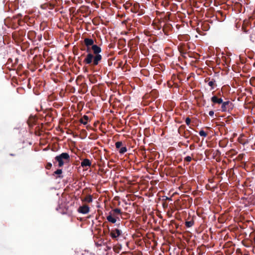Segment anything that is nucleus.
<instances>
[{
  "label": "nucleus",
  "instance_id": "obj_1",
  "mask_svg": "<svg viewBox=\"0 0 255 255\" xmlns=\"http://www.w3.org/2000/svg\"><path fill=\"white\" fill-rule=\"evenodd\" d=\"M95 56L91 53H88L83 62L86 64L90 65L92 66H95L101 61L102 57L99 53L101 52V48L97 45H94L92 47Z\"/></svg>",
  "mask_w": 255,
  "mask_h": 255
},
{
  "label": "nucleus",
  "instance_id": "obj_2",
  "mask_svg": "<svg viewBox=\"0 0 255 255\" xmlns=\"http://www.w3.org/2000/svg\"><path fill=\"white\" fill-rule=\"evenodd\" d=\"M55 160L58 162V166L61 167L65 163H68L70 161L69 154L66 152H63L55 157Z\"/></svg>",
  "mask_w": 255,
  "mask_h": 255
},
{
  "label": "nucleus",
  "instance_id": "obj_3",
  "mask_svg": "<svg viewBox=\"0 0 255 255\" xmlns=\"http://www.w3.org/2000/svg\"><path fill=\"white\" fill-rule=\"evenodd\" d=\"M233 104L230 101H223L220 110L222 112H229L233 109Z\"/></svg>",
  "mask_w": 255,
  "mask_h": 255
},
{
  "label": "nucleus",
  "instance_id": "obj_4",
  "mask_svg": "<svg viewBox=\"0 0 255 255\" xmlns=\"http://www.w3.org/2000/svg\"><path fill=\"white\" fill-rule=\"evenodd\" d=\"M109 230H110L109 229ZM110 232V236L113 239L117 240L118 238L121 236L122 234V231L119 229H112Z\"/></svg>",
  "mask_w": 255,
  "mask_h": 255
},
{
  "label": "nucleus",
  "instance_id": "obj_5",
  "mask_svg": "<svg viewBox=\"0 0 255 255\" xmlns=\"http://www.w3.org/2000/svg\"><path fill=\"white\" fill-rule=\"evenodd\" d=\"M89 211L90 208L86 204L80 206L78 209V212L83 214H87L89 212Z\"/></svg>",
  "mask_w": 255,
  "mask_h": 255
},
{
  "label": "nucleus",
  "instance_id": "obj_6",
  "mask_svg": "<svg viewBox=\"0 0 255 255\" xmlns=\"http://www.w3.org/2000/svg\"><path fill=\"white\" fill-rule=\"evenodd\" d=\"M211 102L213 103V105L214 104H222L223 102L221 98H219L217 96H213L211 99Z\"/></svg>",
  "mask_w": 255,
  "mask_h": 255
},
{
  "label": "nucleus",
  "instance_id": "obj_7",
  "mask_svg": "<svg viewBox=\"0 0 255 255\" xmlns=\"http://www.w3.org/2000/svg\"><path fill=\"white\" fill-rule=\"evenodd\" d=\"M185 128V126H184V125H182V126H180V128H179L178 131H179V132L181 135H182L183 136H184V137L185 138H189V134L191 133V131H190V130H187V131H184L183 132V133H181L180 132V130H181L182 128L184 129V128Z\"/></svg>",
  "mask_w": 255,
  "mask_h": 255
},
{
  "label": "nucleus",
  "instance_id": "obj_8",
  "mask_svg": "<svg viewBox=\"0 0 255 255\" xmlns=\"http://www.w3.org/2000/svg\"><path fill=\"white\" fill-rule=\"evenodd\" d=\"M111 214H112L114 216H115L119 220V217L118 216L119 215H121L122 212L121 210L119 208H116L112 210L111 212H110Z\"/></svg>",
  "mask_w": 255,
  "mask_h": 255
},
{
  "label": "nucleus",
  "instance_id": "obj_9",
  "mask_svg": "<svg viewBox=\"0 0 255 255\" xmlns=\"http://www.w3.org/2000/svg\"><path fill=\"white\" fill-rule=\"evenodd\" d=\"M84 42L85 45L87 47H90L91 46H92V47L93 45H94V42L92 39L86 38L84 39Z\"/></svg>",
  "mask_w": 255,
  "mask_h": 255
},
{
  "label": "nucleus",
  "instance_id": "obj_10",
  "mask_svg": "<svg viewBox=\"0 0 255 255\" xmlns=\"http://www.w3.org/2000/svg\"><path fill=\"white\" fill-rule=\"evenodd\" d=\"M118 218L115 216H114L112 214L109 212V215L107 217V220L110 223L113 224L117 222Z\"/></svg>",
  "mask_w": 255,
  "mask_h": 255
},
{
  "label": "nucleus",
  "instance_id": "obj_11",
  "mask_svg": "<svg viewBox=\"0 0 255 255\" xmlns=\"http://www.w3.org/2000/svg\"><path fill=\"white\" fill-rule=\"evenodd\" d=\"M91 164L92 163L89 159L87 158H85L81 162V166L82 167H85L87 166H90L91 165Z\"/></svg>",
  "mask_w": 255,
  "mask_h": 255
},
{
  "label": "nucleus",
  "instance_id": "obj_12",
  "mask_svg": "<svg viewBox=\"0 0 255 255\" xmlns=\"http://www.w3.org/2000/svg\"><path fill=\"white\" fill-rule=\"evenodd\" d=\"M89 120V117L86 115H84L81 119L80 120V122L83 125H86L88 123V122Z\"/></svg>",
  "mask_w": 255,
  "mask_h": 255
},
{
  "label": "nucleus",
  "instance_id": "obj_13",
  "mask_svg": "<svg viewBox=\"0 0 255 255\" xmlns=\"http://www.w3.org/2000/svg\"><path fill=\"white\" fill-rule=\"evenodd\" d=\"M180 52L181 53L182 56L183 57H184L185 58H187V57H192L193 55L194 54V53H193L190 51H189V52L181 51Z\"/></svg>",
  "mask_w": 255,
  "mask_h": 255
},
{
  "label": "nucleus",
  "instance_id": "obj_14",
  "mask_svg": "<svg viewBox=\"0 0 255 255\" xmlns=\"http://www.w3.org/2000/svg\"><path fill=\"white\" fill-rule=\"evenodd\" d=\"M210 87H211V90L214 89L215 87L217 86L216 84V80L214 79H211V81L208 82V84Z\"/></svg>",
  "mask_w": 255,
  "mask_h": 255
},
{
  "label": "nucleus",
  "instance_id": "obj_15",
  "mask_svg": "<svg viewBox=\"0 0 255 255\" xmlns=\"http://www.w3.org/2000/svg\"><path fill=\"white\" fill-rule=\"evenodd\" d=\"M93 201V198L91 195L86 196L83 200L82 201L87 203H91Z\"/></svg>",
  "mask_w": 255,
  "mask_h": 255
},
{
  "label": "nucleus",
  "instance_id": "obj_16",
  "mask_svg": "<svg viewBox=\"0 0 255 255\" xmlns=\"http://www.w3.org/2000/svg\"><path fill=\"white\" fill-rule=\"evenodd\" d=\"M119 151L120 154H124L127 151V148L125 146H122V147L120 149Z\"/></svg>",
  "mask_w": 255,
  "mask_h": 255
},
{
  "label": "nucleus",
  "instance_id": "obj_17",
  "mask_svg": "<svg viewBox=\"0 0 255 255\" xmlns=\"http://www.w3.org/2000/svg\"><path fill=\"white\" fill-rule=\"evenodd\" d=\"M193 225H194V221L193 220L185 222V226L188 228H190V227H192Z\"/></svg>",
  "mask_w": 255,
  "mask_h": 255
},
{
  "label": "nucleus",
  "instance_id": "obj_18",
  "mask_svg": "<svg viewBox=\"0 0 255 255\" xmlns=\"http://www.w3.org/2000/svg\"><path fill=\"white\" fill-rule=\"evenodd\" d=\"M122 146H123V143L122 141H117L115 143L116 148L117 149H119V147H122Z\"/></svg>",
  "mask_w": 255,
  "mask_h": 255
},
{
  "label": "nucleus",
  "instance_id": "obj_19",
  "mask_svg": "<svg viewBox=\"0 0 255 255\" xmlns=\"http://www.w3.org/2000/svg\"><path fill=\"white\" fill-rule=\"evenodd\" d=\"M199 134L200 136H204V137H206L207 136V132H206L205 131H204V130H201L199 132Z\"/></svg>",
  "mask_w": 255,
  "mask_h": 255
},
{
  "label": "nucleus",
  "instance_id": "obj_20",
  "mask_svg": "<svg viewBox=\"0 0 255 255\" xmlns=\"http://www.w3.org/2000/svg\"><path fill=\"white\" fill-rule=\"evenodd\" d=\"M18 34L21 37L24 36L25 35V30H19L18 31Z\"/></svg>",
  "mask_w": 255,
  "mask_h": 255
},
{
  "label": "nucleus",
  "instance_id": "obj_21",
  "mask_svg": "<svg viewBox=\"0 0 255 255\" xmlns=\"http://www.w3.org/2000/svg\"><path fill=\"white\" fill-rule=\"evenodd\" d=\"M62 173V169H57V170H56L54 172V174H57V175H60Z\"/></svg>",
  "mask_w": 255,
  "mask_h": 255
},
{
  "label": "nucleus",
  "instance_id": "obj_22",
  "mask_svg": "<svg viewBox=\"0 0 255 255\" xmlns=\"http://www.w3.org/2000/svg\"><path fill=\"white\" fill-rule=\"evenodd\" d=\"M216 15H217V16H219V15H220V16H221L223 17V16H224V12H223V11H218L217 12V14H216Z\"/></svg>",
  "mask_w": 255,
  "mask_h": 255
},
{
  "label": "nucleus",
  "instance_id": "obj_23",
  "mask_svg": "<svg viewBox=\"0 0 255 255\" xmlns=\"http://www.w3.org/2000/svg\"><path fill=\"white\" fill-rule=\"evenodd\" d=\"M191 160H192V157L189 156H187L184 158L185 161H187V162H190Z\"/></svg>",
  "mask_w": 255,
  "mask_h": 255
},
{
  "label": "nucleus",
  "instance_id": "obj_24",
  "mask_svg": "<svg viewBox=\"0 0 255 255\" xmlns=\"http://www.w3.org/2000/svg\"><path fill=\"white\" fill-rule=\"evenodd\" d=\"M185 123L187 125H189L191 123V119L189 117H187L185 120Z\"/></svg>",
  "mask_w": 255,
  "mask_h": 255
},
{
  "label": "nucleus",
  "instance_id": "obj_25",
  "mask_svg": "<svg viewBox=\"0 0 255 255\" xmlns=\"http://www.w3.org/2000/svg\"><path fill=\"white\" fill-rule=\"evenodd\" d=\"M52 167V164L51 163H48L47 164H46V168L47 169H49L51 168Z\"/></svg>",
  "mask_w": 255,
  "mask_h": 255
},
{
  "label": "nucleus",
  "instance_id": "obj_26",
  "mask_svg": "<svg viewBox=\"0 0 255 255\" xmlns=\"http://www.w3.org/2000/svg\"><path fill=\"white\" fill-rule=\"evenodd\" d=\"M211 79L210 78V77H207L206 78H205V83H208L209 82V81H211Z\"/></svg>",
  "mask_w": 255,
  "mask_h": 255
},
{
  "label": "nucleus",
  "instance_id": "obj_27",
  "mask_svg": "<svg viewBox=\"0 0 255 255\" xmlns=\"http://www.w3.org/2000/svg\"><path fill=\"white\" fill-rule=\"evenodd\" d=\"M90 81L92 83H95L96 82V80L95 78H90Z\"/></svg>",
  "mask_w": 255,
  "mask_h": 255
},
{
  "label": "nucleus",
  "instance_id": "obj_28",
  "mask_svg": "<svg viewBox=\"0 0 255 255\" xmlns=\"http://www.w3.org/2000/svg\"><path fill=\"white\" fill-rule=\"evenodd\" d=\"M214 112L213 111H209V115L211 116V117H213L214 116Z\"/></svg>",
  "mask_w": 255,
  "mask_h": 255
},
{
  "label": "nucleus",
  "instance_id": "obj_29",
  "mask_svg": "<svg viewBox=\"0 0 255 255\" xmlns=\"http://www.w3.org/2000/svg\"><path fill=\"white\" fill-rule=\"evenodd\" d=\"M17 22H18V24L19 25H21L22 24V23H24V22L23 21V20H20V19H18Z\"/></svg>",
  "mask_w": 255,
  "mask_h": 255
},
{
  "label": "nucleus",
  "instance_id": "obj_30",
  "mask_svg": "<svg viewBox=\"0 0 255 255\" xmlns=\"http://www.w3.org/2000/svg\"><path fill=\"white\" fill-rule=\"evenodd\" d=\"M86 52L88 53H91V48L90 47H87Z\"/></svg>",
  "mask_w": 255,
  "mask_h": 255
},
{
  "label": "nucleus",
  "instance_id": "obj_31",
  "mask_svg": "<svg viewBox=\"0 0 255 255\" xmlns=\"http://www.w3.org/2000/svg\"><path fill=\"white\" fill-rule=\"evenodd\" d=\"M189 148H190V149L191 150L193 149H194V145L193 144H191V145H190V146H189Z\"/></svg>",
  "mask_w": 255,
  "mask_h": 255
},
{
  "label": "nucleus",
  "instance_id": "obj_32",
  "mask_svg": "<svg viewBox=\"0 0 255 255\" xmlns=\"http://www.w3.org/2000/svg\"><path fill=\"white\" fill-rule=\"evenodd\" d=\"M21 16H22V15H21V14H18V15H17V18H18L19 17H21Z\"/></svg>",
  "mask_w": 255,
  "mask_h": 255
},
{
  "label": "nucleus",
  "instance_id": "obj_33",
  "mask_svg": "<svg viewBox=\"0 0 255 255\" xmlns=\"http://www.w3.org/2000/svg\"><path fill=\"white\" fill-rule=\"evenodd\" d=\"M79 78H80V76H78L77 79V80Z\"/></svg>",
  "mask_w": 255,
  "mask_h": 255
},
{
  "label": "nucleus",
  "instance_id": "obj_34",
  "mask_svg": "<svg viewBox=\"0 0 255 255\" xmlns=\"http://www.w3.org/2000/svg\"><path fill=\"white\" fill-rule=\"evenodd\" d=\"M79 64H80V65H82V64H81V61H79Z\"/></svg>",
  "mask_w": 255,
  "mask_h": 255
},
{
  "label": "nucleus",
  "instance_id": "obj_35",
  "mask_svg": "<svg viewBox=\"0 0 255 255\" xmlns=\"http://www.w3.org/2000/svg\"><path fill=\"white\" fill-rule=\"evenodd\" d=\"M58 177H60V178H62V176H61L60 175Z\"/></svg>",
  "mask_w": 255,
  "mask_h": 255
},
{
  "label": "nucleus",
  "instance_id": "obj_36",
  "mask_svg": "<svg viewBox=\"0 0 255 255\" xmlns=\"http://www.w3.org/2000/svg\"><path fill=\"white\" fill-rule=\"evenodd\" d=\"M224 18L223 17V18L222 19V20H224Z\"/></svg>",
  "mask_w": 255,
  "mask_h": 255
}]
</instances>
